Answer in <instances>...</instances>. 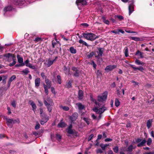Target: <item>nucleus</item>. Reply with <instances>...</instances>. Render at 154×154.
I'll return each instance as SVG.
<instances>
[{
	"mask_svg": "<svg viewBox=\"0 0 154 154\" xmlns=\"http://www.w3.org/2000/svg\"><path fill=\"white\" fill-rule=\"evenodd\" d=\"M107 94V92L103 93L102 94L98 96V100L97 101L93 98L91 99L92 101L95 103L94 107L93 108V110L97 113L100 114L99 116V119L101 117L100 114L103 113L107 109V108L104 106L103 104L100 103L103 102L106 100Z\"/></svg>",
	"mask_w": 154,
	"mask_h": 154,
	"instance_id": "nucleus-1",
	"label": "nucleus"
},
{
	"mask_svg": "<svg viewBox=\"0 0 154 154\" xmlns=\"http://www.w3.org/2000/svg\"><path fill=\"white\" fill-rule=\"evenodd\" d=\"M4 56L6 57V60L8 62H11L12 60L13 62L9 64V66H12L15 65L16 63V57L14 55L8 53L5 54Z\"/></svg>",
	"mask_w": 154,
	"mask_h": 154,
	"instance_id": "nucleus-2",
	"label": "nucleus"
},
{
	"mask_svg": "<svg viewBox=\"0 0 154 154\" xmlns=\"http://www.w3.org/2000/svg\"><path fill=\"white\" fill-rule=\"evenodd\" d=\"M83 35L85 38L91 41L94 40L98 38L94 34L91 33H83Z\"/></svg>",
	"mask_w": 154,
	"mask_h": 154,
	"instance_id": "nucleus-3",
	"label": "nucleus"
},
{
	"mask_svg": "<svg viewBox=\"0 0 154 154\" xmlns=\"http://www.w3.org/2000/svg\"><path fill=\"white\" fill-rule=\"evenodd\" d=\"M76 3L79 9H81V8L87 4L85 0H77Z\"/></svg>",
	"mask_w": 154,
	"mask_h": 154,
	"instance_id": "nucleus-4",
	"label": "nucleus"
},
{
	"mask_svg": "<svg viewBox=\"0 0 154 154\" xmlns=\"http://www.w3.org/2000/svg\"><path fill=\"white\" fill-rule=\"evenodd\" d=\"M19 123V121L16 120H13L11 119H7L6 123L10 127H12L13 124L16 123Z\"/></svg>",
	"mask_w": 154,
	"mask_h": 154,
	"instance_id": "nucleus-5",
	"label": "nucleus"
},
{
	"mask_svg": "<svg viewBox=\"0 0 154 154\" xmlns=\"http://www.w3.org/2000/svg\"><path fill=\"white\" fill-rule=\"evenodd\" d=\"M18 5L19 6H26L30 3V1L29 0H18Z\"/></svg>",
	"mask_w": 154,
	"mask_h": 154,
	"instance_id": "nucleus-6",
	"label": "nucleus"
},
{
	"mask_svg": "<svg viewBox=\"0 0 154 154\" xmlns=\"http://www.w3.org/2000/svg\"><path fill=\"white\" fill-rule=\"evenodd\" d=\"M23 63H24V65H25L26 66L32 69H35V66L29 63V60L28 59L24 61Z\"/></svg>",
	"mask_w": 154,
	"mask_h": 154,
	"instance_id": "nucleus-7",
	"label": "nucleus"
},
{
	"mask_svg": "<svg viewBox=\"0 0 154 154\" xmlns=\"http://www.w3.org/2000/svg\"><path fill=\"white\" fill-rule=\"evenodd\" d=\"M131 2V3L129 5L128 7L129 14V15H130L131 13L134 11V7L133 5L134 2L133 1H132Z\"/></svg>",
	"mask_w": 154,
	"mask_h": 154,
	"instance_id": "nucleus-8",
	"label": "nucleus"
},
{
	"mask_svg": "<svg viewBox=\"0 0 154 154\" xmlns=\"http://www.w3.org/2000/svg\"><path fill=\"white\" fill-rule=\"evenodd\" d=\"M116 65H109L107 66L105 68V70L107 72L112 70L113 69L116 68Z\"/></svg>",
	"mask_w": 154,
	"mask_h": 154,
	"instance_id": "nucleus-9",
	"label": "nucleus"
},
{
	"mask_svg": "<svg viewBox=\"0 0 154 154\" xmlns=\"http://www.w3.org/2000/svg\"><path fill=\"white\" fill-rule=\"evenodd\" d=\"M98 52H97L98 55L95 56V57L97 58H100L102 56V54L103 53V49L102 48H99L98 49Z\"/></svg>",
	"mask_w": 154,
	"mask_h": 154,
	"instance_id": "nucleus-10",
	"label": "nucleus"
},
{
	"mask_svg": "<svg viewBox=\"0 0 154 154\" xmlns=\"http://www.w3.org/2000/svg\"><path fill=\"white\" fill-rule=\"evenodd\" d=\"M130 65L131 66V67L134 70H138L141 72H143L144 70V69L143 67L142 66H140L138 67H134L133 65L130 64Z\"/></svg>",
	"mask_w": 154,
	"mask_h": 154,
	"instance_id": "nucleus-11",
	"label": "nucleus"
},
{
	"mask_svg": "<svg viewBox=\"0 0 154 154\" xmlns=\"http://www.w3.org/2000/svg\"><path fill=\"white\" fill-rule=\"evenodd\" d=\"M41 79L39 78H36L35 81V87L37 88L39 86L41 83Z\"/></svg>",
	"mask_w": 154,
	"mask_h": 154,
	"instance_id": "nucleus-12",
	"label": "nucleus"
},
{
	"mask_svg": "<svg viewBox=\"0 0 154 154\" xmlns=\"http://www.w3.org/2000/svg\"><path fill=\"white\" fill-rule=\"evenodd\" d=\"M77 117V114L75 113L70 117V119L72 122L75 121Z\"/></svg>",
	"mask_w": 154,
	"mask_h": 154,
	"instance_id": "nucleus-13",
	"label": "nucleus"
},
{
	"mask_svg": "<svg viewBox=\"0 0 154 154\" xmlns=\"http://www.w3.org/2000/svg\"><path fill=\"white\" fill-rule=\"evenodd\" d=\"M57 58V57H55V59L53 60H51L50 59L48 60L47 62V65L48 67L50 66L56 60V59Z\"/></svg>",
	"mask_w": 154,
	"mask_h": 154,
	"instance_id": "nucleus-14",
	"label": "nucleus"
},
{
	"mask_svg": "<svg viewBox=\"0 0 154 154\" xmlns=\"http://www.w3.org/2000/svg\"><path fill=\"white\" fill-rule=\"evenodd\" d=\"M29 102L33 109V110L35 112L36 108L35 104L34 103L32 100L29 101Z\"/></svg>",
	"mask_w": 154,
	"mask_h": 154,
	"instance_id": "nucleus-15",
	"label": "nucleus"
},
{
	"mask_svg": "<svg viewBox=\"0 0 154 154\" xmlns=\"http://www.w3.org/2000/svg\"><path fill=\"white\" fill-rule=\"evenodd\" d=\"M152 119H149L146 122V126L148 129H149L152 126Z\"/></svg>",
	"mask_w": 154,
	"mask_h": 154,
	"instance_id": "nucleus-16",
	"label": "nucleus"
},
{
	"mask_svg": "<svg viewBox=\"0 0 154 154\" xmlns=\"http://www.w3.org/2000/svg\"><path fill=\"white\" fill-rule=\"evenodd\" d=\"M146 142V140L145 139H144L137 144V146L139 147L143 146L144 145Z\"/></svg>",
	"mask_w": 154,
	"mask_h": 154,
	"instance_id": "nucleus-17",
	"label": "nucleus"
},
{
	"mask_svg": "<svg viewBox=\"0 0 154 154\" xmlns=\"http://www.w3.org/2000/svg\"><path fill=\"white\" fill-rule=\"evenodd\" d=\"M135 55H138L140 56V58H142L144 57L143 53L139 51H137Z\"/></svg>",
	"mask_w": 154,
	"mask_h": 154,
	"instance_id": "nucleus-18",
	"label": "nucleus"
},
{
	"mask_svg": "<svg viewBox=\"0 0 154 154\" xmlns=\"http://www.w3.org/2000/svg\"><path fill=\"white\" fill-rule=\"evenodd\" d=\"M17 57L18 60V61L20 63H23V58L21 57L19 55H17Z\"/></svg>",
	"mask_w": 154,
	"mask_h": 154,
	"instance_id": "nucleus-19",
	"label": "nucleus"
},
{
	"mask_svg": "<svg viewBox=\"0 0 154 154\" xmlns=\"http://www.w3.org/2000/svg\"><path fill=\"white\" fill-rule=\"evenodd\" d=\"M16 78V76L15 75H13L9 79L8 83V85L9 86H10V85L11 82L15 79Z\"/></svg>",
	"mask_w": 154,
	"mask_h": 154,
	"instance_id": "nucleus-20",
	"label": "nucleus"
},
{
	"mask_svg": "<svg viewBox=\"0 0 154 154\" xmlns=\"http://www.w3.org/2000/svg\"><path fill=\"white\" fill-rule=\"evenodd\" d=\"M135 63L136 64L138 65H142V66H143L144 64V63L143 62L137 59L135 60Z\"/></svg>",
	"mask_w": 154,
	"mask_h": 154,
	"instance_id": "nucleus-21",
	"label": "nucleus"
},
{
	"mask_svg": "<svg viewBox=\"0 0 154 154\" xmlns=\"http://www.w3.org/2000/svg\"><path fill=\"white\" fill-rule=\"evenodd\" d=\"M136 147V146H135L133 148V145H130V146H129L127 149H124V151H131L132 150V149H134Z\"/></svg>",
	"mask_w": 154,
	"mask_h": 154,
	"instance_id": "nucleus-22",
	"label": "nucleus"
},
{
	"mask_svg": "<svg viewBox=\"0 0 154 154\" xmlns=\"http://www.w3.org/2000/svg\"><path fill=\"white\" fill-rule=\"evenodd\" d=\"M42 120L40 122V123L42 125H44L45 123L47 122L48 120V118L47 116H45V119L42 118Z\"/></svg>",
	"mask_w": 154,
	"mask_h": 154,
	"instance_id": "nucleus-23",
	"label": "nucleus"
},
{
	"mask_svg": "<svg viewBox=\"0 0 154 154\" xmlns=\"http://www.w3.org/2000/svg\"><path fill=\"white\" fill-rule=\"evenodd\" d=\"M78 98L79 99H82L83 96V92L81 90H79L78 94Z\"/></svg>",
	"mask_w": 154,
	"mask_h": 154,
	"instance_id": "nucleus-24",
	"label": "nucleus"
},
{
	"mask_svg": "<svg viewBox=\"0 0 154 154\" xmlns=\"http://www.w3.org/2000/svg\"><path fill=\"white\" fill-rule=\"evenodd\" d=\"M12 9V8L11 6H8L6 7L4 9V11L5 12L11 11Z\"/></svg>",
	"mask_w": 154,
	"mask_h": 154,
	"instance_id": "nucleus-25",
	"label": "nucleus"
},
{
	"mask_svg": "<svg viewBox=\"0 0 154 154\" xmlns=\"http://www.w3.org/2000/svg\"><path fill=\"white\" fill-rule=\"evenodd\" d=\"M79 109V110H82L83 109L84 107V106L80 103H78L76 104Z\"/></svg>",
	"mask_w": 154,
	"mask_h": 154,
	"instance_id": "nucleus-26",
	"label": "nucleus"
},
{
	"mask_svg": "<svg viewBox=\"0 0 154 154\" xmlns=\"http://www.w3.org/2000/svg\"><path fill=\"white\" fill-rule=\"evenodd\" d=\"M66 126V124L65 123L63 122H60L58 125V127L62 128Z\"/></svg>",
	"mask_w": 154,
	"mask_h": 154,
	"instance_id": "nucleus-27",
	"label": "nucleus"
},
{
	"mask_svg": "<svg viewBox=\"0 0 154 154\" xmlns=\"http://www.w3.org/2000/svg\"><path fill=\"white\" fill-rule=\"evenodd\" d=\"M21 72L22 73H21L22 74L27 75L29 73V71L27 68H26L21 71Z\"/></svg>",
	"mask_w": 154,
	"mask_h": 154,
	"instance_id": "nucleus-28",
	"label": "nucleus"
},
{
	"mask_svg": "<svg viewBox=\"0 0 154 154\" xmlns=\"http://www.w3.org/2000/svg\"><path fill=\"white\" fill-rule=\"evenodd\" d=\"M45 82L47 86L49 88H50L51 85V81L48 79H45Z\"/></svg>",
	"mask_w": 154,
	"mask_h": 154,
	"instance_id": "nucleus-29",
	"label": "nucleus"
},
{
	"mask_svg": "<svg viewBox=\"0 0 154 154\" xmlns=\"http://www.w3.org/2000/svg\"><path fill=\"white\" fill-rule=\"evenodd\" d=\"M128 48L127 47H125L124 49V53L126 57H127L128 56Z\"/></svg>",
	"mask_w": 154,
	"mask_h": 154,
	"instance_id": "nucleus-30",
	"label": "nucleus"
},
{
	"mask_svg": "<svg viewBox=\"0 0 154 154\" xmlns=\"http://www.w3.org/2000/svg\"><path fill=\"white\" fill-rule=\"evenodd\" d=\"M109 145L107 144H101L100 145V146L103 150H105V148Z\"/></svg>",
	"mask_w": 154,
	"mask_h": 154,
	"instance_id": "nucleus-31",
	"label": "nucleus"
},
{
	"mask_svg": "<svg viewBox=\"0 0 154 154\" xmlns=\"http://www.w3.org/2000/svg\"><path fill=\"white\" fill-rule=\"evenodd\" d=\"M48 86L45 85V84L44 85V88L45 89V91L46 95L48 94Z\"/></svg>",
	"mask_w": 154,
	"mask_h": 154,
	"instance_id": "nucleus-32",
	"label": "nucleus"
},
{
	"mask_svg": "<svg viewBox=\"0 0 154 154\" xmlns=\"http://www.w3.org/2000/svg\"><path fill=\"white\" fill-rule=\"evenodd\" d=\"M69 50L70 52L72 54H75L76 52V50L72 47H70L69 48Z\"/></svg>",
	"mask_w": 154,
	"mask_h": 154,
	"instance_id": "nucleus-33",
	"label": "nucleus"
},
{
	"mask_svg": "<svg viewBox=\"0 0 154 154\" xmlns=\"http://www.w3.org/2000/svg\"><path fill=\"white\" fill-rule=\"evenodd\" d=\"M2 83L4 84H5L6 83V80L7 78V76L6 75H3L2 76Z\"/></svg>",
	"mask_w": 154,
	"mask_h": 154,
	"instance_id": "nucleus-34",
	"label": "nucleus"
},
{
	"mask_svg": "<svg viewBox=\"0 0 154 154\" xmlns=\"http://www.w3.org/2000/svg\"><path fill=\"white\" fill-rule=\"evenodd\" d=\"M115 105L116 107H118L119 106V105H120V102L118 99H117V98L115 100Z\"/></svg>",
	"mask_w": 154,
	"mask_h": 154,
	"instance_id": "nucleus-35",
	"label": "nucleus"
},
{
	"mask_svg": "<svg viewBox=\"0 0 154 154\" xmlns=\"http://www.w3.org/2000/svg\"><path fill=\"white\" fill-rule=\"evenodd\" d=\"M79 42L80 43V44H82L83 45H84L86 46H88V44L86 43V42H85L83 41V40H82V39H80L79 41Z\"/></svg>",
	"mask_w": 154,
	"mask_h": 154,
	"instance_id": "nucleus-36",
	"label": "nucleus"
},
{
	"mask_svg": "<svg viewBox=\"0 0 154 154\" xmlns=\"http://www.w3.org/2000/svg\"><path fill=\"white\" fill-rule=\"evenodd\" d=\"M66 131L69 134H73L74 133V131L72 129H67Z\"/></svg>",
	"mask_w": 154,
	"mask_h": 154,
	"instance_id": "nucleus-37",
	"label": "nucleus"
},
{
	"mask_svg": "<svg viewBox=\"0 0 154 154\" xmlns=\"http://www.w3.org/2000/svg\"><path fill=\"white\" fill-rule=\"evenodd\" d=\"M115 17L118 18L120 20H122L124 19L123 17L121 15H115Z\"/></svg>",
	"mask_w": 154,
	"mask_h": 154,
	"instance_id": "nucleus-38",
	"label": "nucleus"
},
{
	"mask_svg": "<svg viewBox=\"0 0 154 154\" xmlns=\"http://www.w3.org/2000/svg\"><path fill=\"white\" fill-rule=\"evenodd\" d=\"M57 78L58 83L59 84H61V79L60 76V75H57Z\"/></svg>",
	"mask_w": 154,
	"mask_h": 154,
	"instance_id": "nucleus-39",
	"label": "nucleus"
},
{
	"mask_svg": "<svg viewBox=\"0 0 154 154\" xmlns=\"http://www.w3.org/2000/svg\"><path fill=\"white\" fill-rule=\"evenodd\" d=\"M152 142V139L151 138H149L147 142V144L148 145H149Z\"/></svg>",
	"mask_w": 154,
	"mask_h": 154,
	"instance_id": "nucleus-40",
	"label": "nucleus"
},
{
	"mask_svg": "<svg viewBox=\"0 0 154 154\" xmlns=\"http://www.w3.org/2000/svg\"><path fill=\"white\" fill-rule=\"evenodd\" d=\"M83 119L86 122L88 125L89 124L90 122L89 119L84 117L83 118Z\"/></svg>",
	"mask_w": 154,
	"mask_h": 154,
	"instance_id": "nucleus-41",
	"label": "nucleus"
},
{
	"mask_svg": "<svg viewBox=\"0 0 154 154\" xmlns=\"http://www.w3.org/2000/svg\"><path fill=\"white\" fill-rule=\"evenodd\" d=\"M61 108H62L63 110L65 111H67L69 110V108L68 106H61Z\"/></svg>",
	"mask_w": 154,
	"mask_h": 154,
	"instance_id": "nucleus-42",
	"label": "nucleus"
},
{
	"mask_svg": "<svg viewBox=\"0 0 154 154\" xmlns=\"http://www.w3.org/2000/svg\"><path fill=\"white\" fill-rule=\"evenodd\" d=\"M47 107V108L48 109V111H49V112H51V110H52V107L50 105H47V106H46Z\"/></svg>",
	"mask_w": 154,
	"mask_h": 154,
	"instance_id": "nucleus-43",
	"label": "nucleus"
},
{
	"mask_svg": "<svg viewBox=\"0 0 154 154\" xmlns=\"http://www.w3.org/2000/svg\"><path fill=\"white\" fill-rule=\"evenodd\" d=\"M113 149L115 153H117L118 151L119 148L118 146H116L113 148Z\"/></svg>",
	"mask_w": 154,
	"mask_h": 154,
	"instance_id": "nucleus-44",
	"label": "nucleus"
},
{
	"mask_svg": "<svg viewBox=\"0 0 154 154\" xmlns=\"http://www.w3.org/2000/svg\"><path fill=\"white\" fill-rule=\"evenodd\" d=\"M94 54V53L93 52L90 53L89 54L87 55V57L89 58L91 57Z\"/></svg>",
	"mask_w": 154,
	"mask_h": 154,
	"instance_id": "nucleus-45",
	"label": "nucleus"
},
{
	"mask_svg": "<svg viewBox=\"0 0 154 154\" xmlns=\"http://www.w3.org/2000/svg\"><path fill=\"white\" fill-rule=\"evenodd\" d=\"M66 85L67 88H70L71 86V82L70 81H69L67 84Z\"/></svg>",
	"mask_w": 154,
	"mask_h": 154,
	"instance_id": "nucleus-46",
	"label": "nucleus"
},
{
	"mask_svg": "<svg viewBox=\"0 0 154 154\" xmlns=\"http://www.w3.org/2000/svg\"><path fill=\"white\" fill-rule=\"evenodd\" d=\"M42 39L41 38L37 37L35 38L34 41L36 42H38L41 41H42Z\"/></svg>",
	"mask_w": 154,
	"mask_h": 154,
	"instance_id": "nucleus-47",
	"label": "nucleus"
},
{
	"mask_svg": "<svg viewBox=\"0 0 154 154\" xmlns=\"http://www.w3.org/2000/svg\"><path fill=\"white\" fill-rule=\"evenodd\" d=\"M11 104L12 106H13L14 108H15L16 107V103L15 101H13L11 102Z\"/></svg>",
	"mask_w": 154,
	"mask_h": 154,
	"instance_id": "nucleus-48",
	"label": "nucleus"
},
{
	"mask_svg": "<svg viewBox=\"0 0 154 154\" xmlns=\"http://www.w3.org/2000/svg\"><path fill=\"white\" fill-rule=\"evenodd\" d=\"M131 39L135 41H138L139 40V38L138 37H131Z\"/></svg>",
	"mask_w": 154,
	"mask_h": 154,
	"instance_id": "nucleus-49",
	"label": "nucleus"
},
{
	"mask_svg": "<svg viewBox=\"0 0 154 154\" xmlns=\"http://www.w3.org/2000/svg\"><path fill=\"white\" fill-rule=\"evenodd\" d=\"M24 65V63H20L19 64H16L15 65L16 67L22 66Z\"/></svg>",
	"mask_w": 154,
	"mask_h": 154,
	"instance_id": "nucleus-50",
	"label": "nucleus"
},
{
	"mask_svg": "<svg viewBox=\"0 0 154 154\" xmlns=\"http://www.w3.org/2000/svg\"><path fill=\"white\" fill-rule=\"evenodd\" d=\"M94 136V135L93 134H91L88 137V141H90L93 138Z\"/></svg>",
	"mask_w": 154,
	"mask_h": 154,
	"instance_id": "nucleus-51",
	"label": "nucleus"
},
{
	"mask_svg": "<svg viewBox=\"0 0 154 154\" xmlns=\"http://www.w3.org/2000/svg\"><path fill=\"white\" fill-rule=\"evenodd\" d=\"M111 32L115 34H119V31H118V29L112 30L111 31Z\"/></svg>",
	"mask_w": 154,
	"mask_h": 154,
	"instance_id": "nucleus-52",
	"label": "nucleus"
},
{
	"mask_svg": "<svg viewBox=\"0 0 154 154\" xmlns=\"http://www.w3.org/2000/svg\"><path fill=\"white\" fill-rule=\"evenodd\" d=\"M74 75L75 76H78L79 75V72L78 70L75 71V72L74 74Z\"/></svg>",
	"mask_w": 154,
	"mask_h": 154,
	"instance_id": "nucleus-53",
	"label": "nucleus"
},
{
	"mask_svg": "<svg viewBox=\"0 0 154 154\" xmlns=\"http://www.w3.org/2000/svg\"><path fill=\"white\" fill-rule=\"evenodd\" d=\"M97 153H101L103 152V151L100 149H98L97 150Z\"/></svg>",
	"mask_w": 154,
	"mask_h": 154,
	"instance_id": "nucleus-54",
	"label": "nucleus"
},
{
	"mask_svg": "<svg viewBox=\"0 0 154 154\" xmlns=\"http://www.w3.org/2000/svg\"><path fill=\"white\" fill-rule=\"evenodd\" d=\"M40 126V125L39 124H37L35 126V129L36 130L38 129L39 128Z\"/></svg>",
	"mask_w": 154,
	"mask_h": 154,
	"instance_id": "nucleus-55",
	"label": "nucleus"
},
{
	"mask_svg": "<svg viewBox=\"0 0 154 154\" xmlns=\"http://www.w3.org/2000/svg\"><path fill=\"white\" fill-rule=\"evenodd\" d=\"M103 22L107 25H109V21L108 20H105Z\"/></svg>",
	"mask_w": 154,
	"mask_h": 154,
	"instance_id": "nucleus-56",
	"label": "nucleus"
},
{
	"mask_svg": "<svg viewBox=\"0 0 154 154\" xmlns=\"http://www.w3.org/2000/svg\"><path fill=\"white\" fill-rule=\"evenodd\" d=\"M91 64L93 65V67L95 69L96 66V65L94 63V62L92 61L91 63Z\"/></svg>",
	"mask_w": 154,
	"mask_h": 154,
	"instance_id": "nucleus-57",
	"label": "nucleus"
},
{
	"mask_svg": "<svg viewBox=\"0 0 154 154\" xmlns=\"http://www.w3.org/2000/svg\"><path fill=\"white\" fill-rule=\"evenodd\" d=\"M72 70L75 72L77 71V70H78L77 68L75 67H72Z\"/></svg>",
	"mask_w": 154,
	"mask_h": 154,
	"instance_id": "nucleus-58",
	"label": "nucleus"
},
{
	"mask_svg": "<svg viewBox=\"0 0 154 154\" xmlns=\"http://www.w3.org/2000/svg\"><path fill=\"white\" fill-rule=\"evenodd\" d=\"M141 141V139L140 138H138L136 140V141L137 143H138L140 142Z\"/></svg>",
	"mask_w": 154,
	"mask_h": 154,
	"instance_id": "nucleus-59",
	"label": "nucleus"
},
{
	"mask_svg": "<svg viewBox=\"0 0 154 154\" xmlns=\"http://www.w3.org/2000/svg\"><path fill=\"white\" fill-rule=\"evenodd\" d=\"M112 140V139H110V138H106V139H105V141L106 142H108V141L110 142V141H111Z\"/></svg>",
	"mask_w": 154,
	"mask_h": 154,
	"instance_id": "nucleus-60",
	"label": "nucleus"
},
{
	"mask_svg": "<svg viewBox=\"0 0 154 154\" xmlns=\"http://www.w3.org/2000/svg\"><path fill=\"white\" fill-rule=\"evenodd\" d=\"M7 109L8 110V114H10L11 113V112L10 110V108L9 107H7Z\"/></svg>",
	"mask_w": 154,
	"mask_h": 154,
	"instance_id": "nucleus-61",
	"label": "nucleus"
},
{
	"mask_svg": "<svg viewBox=\"0 0 154 154\" xmlns=\"http://www.w3.org/2000/svg\"><path fill=\"white\" fill-rule=\"evenodd\" d=\"M38 102L39 103V106H42L43 105V103L41 101L38 100Z\"/></svg>",
	"mask_w": 154,
	"mask_h": 154,
	"instance_id": "nucleus-62",
	"label": "nucleus"
},
{
	"mask_svg": "<svg viewBox=\"0 0 154 154\" xmlns=\"http://www.w3.org/2000/svg\"><path fill=\"white\" fill-rule=\"evenodd\" d=\"M39 110L40 112V114L41 115H42L43 112V109L42 108H40Z\"/></svg>",
	"mask_w": 154,
	"mask_h": 154,
	"instance_id": "nucleus-63",
	"label": "nucleus"
},
{
	"mask_svg": "<svg viewBox=\"0 0 154 154\" xmlns=\"http://www.w3.org/2000/svg\"><path fill=\"white\" fill-rule=\"evenodd\" d=\"M41 76L43 78H45V73L43 72L41 74Z\"/></svg>",
	"mask_w": 154,
	"mask_h": 154,
	"instance_id": "nucleus-64",
	"label": "nucleus"
}]
</instances>
